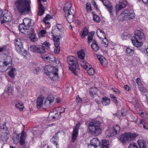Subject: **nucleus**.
I'll list each match as a JSON object with an SVG mask.
<instances>
[{"label":"nucleus","mask_w":148,"mask_h":148,"mask_svg":"<svg viewBox=\"0 0 148 148\" xmlns=\"http://www.w3.org/2000/svg\"><path fill=\"white\" fill-rule=\"evenodd\" d=\"M136 83L137 84V85H138V87H140V86H142L143 84L141 82V80L140 78H137L136 79Z\"/></svg>","instance_id":"obj_57"},{"label":"nucleus","mask_w":148,"mask_h":148,"mask_svg":"<svg viewBox=\"0 0 148 148\" xmlns=\"http://www.w3.org/2000/svg\"><path fill=\"white\" fill-rule=\"evenodd\" d=\"M12 20V18L10 16L8 15L7 14H4L2 17L1 23L3 24L5 22H8L11 21Z\"/></svg>","instance_id":"obj_22"},{"label":"nucleus","mask_w":148,"mask_h":148,"mask_svg":"<svg viewBox=\"0 0 148 148\" xmlns=\"http://www.w3.org/2000/svg\"><path fill=\"white\" fill-rule=\"evenodd\" d=\"M49 62L52 61V62H56V58L53 55H51L49 56Z\"/></svg>","instance_id":"obj_54"},{"label":"nucleus","mask_w":148,"mask_h":148,"mask_svg":"<svg viewBox=\"0 0 148 148\" xmlns=\"http://www.w3.org/2000/svg\"><path fill=\"white\" fill-rule=\"evenodd\" d=\"M87 71V73L90 75H93L95 73V71L91 66V67L89 66L85 69Z\"/></svg>","instance_id":"obj_33"},{"label":"nucleus","mask_w":148,"mask_h":148,"mask_svg":"<svg viewBox=\"0 0 148 148\" xmlns=\"http://www.w3.org/2000/svg\"><path fill=\"white\" fill-rule=\"evenodd\" d=\"M79 58L81 59H84L85 56V53L83 50H80L77 52Z\"/></svg>","instance_id":"obj_38"},{"label":"nucleus","mask_w":148,"mask_h":148,"mask_svg":"<svg viewBox=\"0 0 148 148\" xmlns=\"http://www.w3.org/2000/svg\"><path fill=\"white\" fill-rule=\"evenodd\" d=\"M57 28L58 29L59 31L61 33H63V30L62 26L60 24L57 25Z\"/></svg>","instance_id":"obj_58"},{"label":"nucleus","mask_w":148,"mask_h":148,"mask_svg":"<svg viewBox=\"0 0 148 148\" xmlns=\"http://www.w3.org/2000/svg\"><path fill=\"white\" fill-rule=\"evenodd\" d=\"M116 10V14L117 15V13L120 10V1L119 0L118 3H116L115 7Z\"/></svg>","instance_id":"obj_45"},{"label":"nucleus","mask_w":148,"mask_h":148,"mask_svg":"<svg viewBox=\"0 0 148 148\" xmlns=\"http://www.w3.org/2000/svg\"><path fill=\"white\" fill-rule=\"evenodd\" d=\"M18 53L22 55L24 57H26L27 54V51L26 50H24V49L22 51H21V52Z\"/></svg>","instance_id":"obj_61"},{"label":"nucleus","mask_w":148,"mask_h":148,"mask_svg":"<svg viewBox=\"0 0 148 148\" xmlns=\"http://www.w3.org/2000/svg\"><path fill=\"white\" fill-rule=\"evenodd\" d=\"M55 109L58 113L59 114V115L60 116L61 114L65 112V108L62 107H59L56 108Z\"/></svg>","instance_id":"obj_39"},{"label":"nucleus","mask_w":148,"mask_h":148,"mask_svg":"<svg viewBox=\"0 0 148 148\" xmlns=\"http://www.w3.org/2000/svg\"><path fill=\"white\" fill-rule=\"evenodd\" d=\"M31 21L29 19L25 18L23 20V23L20 24L19 26L20 31L23 33L25 30H27L31 25Z\"/></svg>","instance_id":"obj_8"},{"label":"nucleus","mask_w":148,"mask_h":148,"mask_svg":"<svg viewBox=\"0 0 148 148\" xmlns=\"http://www.w3.org/2000/svg\"><path fill=\"white\" fill-rule=\"evenodd\" d=\"M100 122L98 120L91 121L88 124L89 131L92 135L97 136L101 133Z\"/></svg>","instance_id":"obj_3"},{"label":"nucleus","mask_w":148,"mask_h":148,"mask_svg":"<svg viewBox=\"0 0 148 148\" xmlns=\"http://www.w3.org/2000/svg\"><path fill=\"white\" fill-rule=\"evenodd\" d=\"M97 36L100 38L103 39L106 37L105 34L103 31L101 29H98L97 31Z\"/></svg>","instance_id":"obj_24"},{"label":"nucleus","mask_w":148,"mask_h":148,"mask_svg":"<svg viewBox=\"0 0 148 148\" xmlns=\"http://www.w3.org/2000/svg\"><path fill=\"white\" fill-rule=\"evenodd\" d=\"M43 99L40 97L38 98L37 100V107L38 109H40L43 105Z\"/></svg>","instance_id":"obj_27"},{"label":"nucleus","mask_w":148,"mask_h":148,"mask_svg":"<svg viewBox=\"0 0 148 148\" xmlns=\"http://www.w3.org/2000/svg\"><path fill=\"white\" fill-rule=\"evenodd\" d=\"M81 65L85 69L86 67L88 66L90 67H91V65L88 63L86 61L84 60H82L80 62Z\"/></svg>","instance_id":"obj_37"},{"label":"nucleus","mask_w":148,"mask_h":148,"mask_svg":"<svg viewBox=\"0 0 148 148\" xmlns=\"http://www.w3.org/2000/svg\"><path fill=\"white\" fill-rule=\"evenodd\" d=\"M15 106L21 111L23 110L24 108L23 103L21 101H17L15 104Z\"/></svg>","instance_id":"obj_35"},{"label":"nucleus","mask_w":148,"mask_h":148,"mask_svg":"<svg viewBox=\"0 0 148 148\" xmlns=\"http://www.w3.org/2000/svg\"><path fill=\"white\" fill-rule=\"evenodd\" d=\"M138 136V134L136 133L125 132L121 135V140L123 144H125L127 142L134 140Z\"/></svg>","instance_id":"obj_6"},{"label":"nucleus","mask_w":148,"mask_h":148,"mask_svg":"<svg viewBox=\"0 0 148 148\" xmlns=\"http://www.w3.org/2000/svg\"><path fill=\"white\" fill-rule=\"evenodd\" d=\"M14 5L18 12L21 15L29 14L30 10V7L27 0H16Z\"/></svg>","instance_id":"obj_1"},{"label":"nucleus","mask_w":148,"mask_h":148,"mask_svg":"<svg viewBox=\"0 0 148 148\" xmlns=\"http://www.w3.org/2000/svg\"><path fill=\"white\" fill-rule=\"evenodd\" d=\"M93 20L97 23H99L100 21V18L96 14H94L93 16Z\"/></svg>","instance_id":"obj_49"},{"label":"nucleus","mask_w":148,"mask_h":148,"mask_svg":"<svg viewBox=\"0 0 148 148\" xmlns=\"http://www.w3.org/2000/svg\"><path fill=\"white\" fill-rule=\"evenodd\" d=\"M59 115L55 109L50 112L47 118V120L49 121L57 120L59 118Z\"/></svg>","instance_id":"obj_13"},{"label":"nucleus","mask_w":148,"mask_h":148,"mask_svg":"<svg viewBox=\"0 0 148 148\" xmlns=\"http://www.w3.org/2000/svg\"><path fill=\"white\" fill-rule=\"evenodd\" d=\"M86 9L88 12H90L91 10V5L90 4H88V3L86 4Z\"/></svg>","instance_id":"obj_60"},{"label":"nucleus","mask_w":148,"mask_h":148,"mask_svg":"<svg viewBox=\"0 0 148 148\" xmlns=\"http://www.w3.org/2000/svg\"><path fill=\"white\" fill-rule=\"evenodd\" d=\"M39 5V7L38 12V15L40 16H42L45 12V9L42 4L40 3Z\"/></svg>","instance_id":"obj_25"},{"label":"nucleus","mask_w":148,"mask_h":148,"mask_svg":"<svg viewBox=\"0 0 148 148\" xmlns=\"http://www.w3.org/2000/svg\"><path fill=\"white\" fill-rule=\"evenodd\" d=\"M80 123L78 122L76 124L73 130V133L72 135L71 143H74L77 139L78 134V131L80 126Z\"/></svg>","instance_id":"obj_12"},{"label":"nucleus","mask_w":148,"mask_h":148,"mask_svg":"<svg viewBox=\"0 0 148 148\" xmlns=\"http://www.w3.org/2000/svg\"><path fill=\"white\" fill-rule=\"evenodd\" d=\"M140 114L143 118L146 119L148 120V114L146 112H141Z\"/></svg>","instance_id":"obj_50"},{"label":"nucleus","mask_w":148,"mask_h":148,"mask_svg":"<svg viewBox=\"0 0 148 148\" xmlns=\"http://www.w3.org/2000/svg\"><path fill=\"white\" fill-rule=\"evenodd\" d=\"M138 143L140 148H147L146 142L142 140H139L138 141Z\"/></svg>","instance_id":"obj_28"},{"label":"nucleus","mask_w":148,"mask_h":148,"mask_svg":"<svg viewBox=\"0 0 148 148\" xmlns=\"http://www.w3.org/2000/svg\"><path fill=\"white\" fill-rule=\"evenodd\" d=\"M139 90L141 92H147V90L144 87L142 86H140L138 87Z\"/></svg>","instance_id":"obj_53"},{"label":"nucleus","mask_w":148,"mask_h":148,"mask_svg":"<svg viewBox=\"0 0 148 148\" xmlns=\"http://www.w3.org/2000/svg\"><path fill=\"white\" fill-rule=\"evenodd\" d=\"M47 34V32L45 29L41 30L38 33V36L40 38H42L45 36V34Z\"/></svg>","instance_id":"obj_36"},{"label":"nucleus","mask_w":148,"mask_h":148,"mask_svg":"<svg viewBox=\"0 0 148 148\" xmlns=\"http://www.w3.org/2000/svg\"><path fill=\"white\" fill-rule=\"evenodd\" d=\"M103 40L101 42V44L102 46L105 47H107L108 45V42L106 37H104V39L103 38Z\"/></svg>","instance_id":"obj_40"},{"label":"nucleus","mask_w":148,"mask_h":148,"mask_svg":"<svg viewBox=\"0 0 148 148\" xmlns=\"http://www.w3.org/2000/svg\"><path fill=\"white\" fill-rule=\"evenodd\" d=\"M7 47L6 45H4L1 47L0 46V52H5L7 51Z\"/></svg>","instance_id":"obj_55"},{"label":"nucleus","mask_w":148,"mask_h":148,"mask_svg":"<svg viewBox=\"0 0 148 148\" xmlns=\"http://www.w3.org/2000/svg\"><path fill=\"white\" fill-rule=\"evenodd\" d=\"M120 130V127L117 125L113 128H109L106 132V137H110L118 134Z\"/></svg>","instance_id":"obj_9"},{"label":"nucleus","mask_w":148,"mask_h":148,"mask_svg":"<svg viewBox=\"0 0 148 148\" xmlns=\"http://www.w3.org/2000/svg\"><path fill=\"white\" fill-rule=\"evenodd\" d=\"M128 3L127 0H122L121 2V9L125 7Z\"/></svg>","instance_id":"obj_42"},{"label":"nucleus","mask_w":148,"mask_h":148,"mask_svg":"<svg viewBox=\"0 0 148 148\" xmlns=\"http://www.w3.org/2000/svg\"><path fill=\"white\" fill-rule=\"evenodd\" d=\"M21 134L19 143L21 146H25L26 145L25 139L27 136L26 133L24 130H23L21 133Z\"/></svg>","instance_id":"obj_15"},{"label":"nucleus","mask_w":148,"mask_h":148,"mask_svg":"<svg viewBox=\"0 0 148 148\" xmlns=\"http://www.w3.org/2000/svg\"><path fill=\"white\" fill-rule=\"evenodd\" d=\"M109 142L104 140H102V144L100 145V148H109Z\"/></svg>","instance_id":"obj_29"},{"label":"nucleus","mask_w":148,"mask_h":148,"mask_svg":"<svg viewBox=\"0 0 148 148\" xmlns=\"http://www.w3.org/2000/svg\"><path fill=\"white\" fill-rule=\"evenodd\" d=\"M111 90L113 91L116 94H118L119 92V90L116 88H112Z\"/></svg>","instance_id":"obj_63"},{"label":"nucleus","mask_w":148,"mask_h":148,"mask_svg":"<svg viewBox=\"0 0 148 148\" xmlns=\"http://www.w3.org/2000/svg\"><path fill=\"white\" fill-rule=\"evenodd\" d=\"M53 38L54 40V45H60V42L59 36L57 35L53 36Z\"/></svg>","instance_id":"obj_31"},{"label":"nucleus","mask_w":148,"mask_h":148,"mask_svg":"<svg viewBox=\"0 0 148 148\" xmlns=\"http://www.w3.org/2000/svg\"><path fill=\"white\" fill-rule=\"evenodd\" d=\"M40 70V68L38 67H34L32 70V72L35 74H37V73Z\"/></svg>","instance_id":"obj_52"},{"label":"nucleus","mask_w":148,"mask_h":148,"mask_svg":"<svg viewBox=\"0 0 148 148\" xmlns=\"http://www.w3.org/2000/svg\"><path fill=\"white\" fill-rule=\"evenodd\" d=\"M72 12H71L70 14H67L66 16L65 15L66 19L68 22L70 23H71L74 20V11L73 10H72Z\"/></svg>","instance_id":"obj_19"},{"label":"nucleus","mask_w":148,"mask_h":148,"mask_svg":"<svg viewBox=\"0 0 148 148\" xmlns=\"http://www.w3.org/2000/svg\"><path fill=\"white\" fill-rule=\"evenodd\" d=\"M15 71V69L13 68H12L10 71L9 72L8 75L9 76L12 78H13L14 77L15 74L14 71Z\"/></svg>","instance_id":"obj_41"},{"label":"nucleus","mask_w":148,"mask_h":148,"mask_svg":"<svg viewBox=\"0 0 148 148\" xmlns=\"http://www.w3.org/2000/svg\"><path fill=\"white\" fill-rule=\"evenodd\" d=\"M88 34V32L86 27H85L83 30L81 34V37L82 38H84Z\"/></svg>","instance_id":"obj_34"},{"label":"nucleus","mask_w":148,"mask_h":148,"mask_svg":"<svg viewBox=\"0 0 148 148\" xmlns=\"http://www.w3.org/2000/svg\"><path fill=\"white\" fill-rule=\"evenodd\" d=\"M97 57L99 61L102 64H103L106 61L105 58L103 56L99 55L97 56Z\"/></svg>","instance_id":"obj_43"},{"label":"nucleus","mask_w":148,"mask_h":148,"mask_svg":"<svg viewBox=\"0 0 148 148\" xmlns=\"http://www.w3.org/2000/svg\"><path fill=\"white\" fill-rule=\"evenodd\" d=\"M121 17L123 19L129 20L134 18L135 17V13L132 9L125 10L121 13Z\"/></svg>","instance_id":"obj_7"},{"label":"nucleus","mask_w":148,"mask_h":148,"mask_svg":"<svg viewBox=\"0 0 148 148\" xmlns=\"http://www.w3.org/2000/svg\"><path fill=\"white\" fill-rule=\"evenodd\" d=\"M12 62V59L10 56H7L3 62V66H7L9 64H11ZM2 66L0 65V68Z\"/></svg>","instance_id":"obj_20"},{"label":"nucleus","mask_w":148,"mask_h":148,"mask_svg":"<svg viewBox=\"0 0 148 148\" xmlns=\"http://www.w3.org/2000/svg\"><path fill=\"white\" fill-rule=\"evenodd\" d=\"M72 7V4L70 2H67L65 4L63 10L66 16L67 14H70L71 12H73L71 10Z\"/></svg>","instance_id":"obj_17"},{"label":"nucleus","mask_w":148,"mask_h":148,"mask_svg":"<svg viewBox=\"0 0 148 148\" xmlns=\"http://www.w3.org/2000/svg\"><path fill=\"white\" fill-rule=\"evenodd\" d=\"M30 50L32 52L40 54L45 52L46 51L44 46L33 45L30 47Z\"/></svg>","instance_id":"obj_10"},{"label":"nucleus","mask_w":148,"mask_h":148,"mask_svg":"<svg viewBox=\"0 0 148 148\" xmlns=\"http://www.w3.org/2000/svg\"><path fill=\"white\" fill-rule=\"evenodd\" d=\"M41 57L45 60L49 62V56H48L47 55H42Z\"/></svg>","instance_id":"obj_59"},{"label":"nucleus","mask_w":148,"mask_h":148,"mask_svg":"<svg viewBox=\"0 0 148 148\" xmlns=\"http://www.w3.org/2000/svg\"><path fill=\"white\" fill-rule=\"evenodd\" d=\"M91 47L93 50L95 51H97L99 49V47L98 45L97 42L95 40H92Z\"/></svg>","instance_id":"obj_21"},{"label":"nucleus","mask_w":148,"mask_h":148,"mask_svg":"<svg viewBox=\"0 0 148 148\" xmlns=\"http://www.w3.org/2000/svg\"><path fill=\"white\" fill-rule=\"evenodd\" d=\"M93 35L92 34H89L88 37V44H90L91 42H92Z\"/></svg>","instance_id":"obj_47"},{"label":"nucleus","mask_w":148,"mask_h":148,"mask_svg":"<svg viewBox=\"0 0 148 148\" xmlns=\"http://www.w3.org/2000/svg\"><path fill=\"white\" fill-rule=\"evenodd\" d=\"M128 148H138L136 143H130Z\"/></svg>","instance_id":"obj_48"},{"label":"nucleus","mask_w":148,"mask_h":148,"mask_svg":"<svg viewBox=\"0 0 148 148\" xmlns=\"http://www.w3.org/2000/svg\"><path fill=\"white\" fill-rule=\"evenodd\" d=\"M67 61L70 65L69 69L75 75H77L79 69L77 58L74 56H69L67 58Z\"/></svg>","instance_id":"obj_4"},{"label":"nucleus","mask_w":148,"mask_h":148,"mask_svg":"<svg viewBox=\"0 0 148 148\" xmlns=\"http://www.w3.org/2000/svg\"><path fill=\"white\" fill-rule=\"evenodd\" d=\"M134 36L132 37L131 40L133 45L135 47H141L143 44V42L139 41V40H143L145 38V36L142 30H136L134 33Z\"/></svg>","instance_id":"obj_2"},{"label":"nucleus","mask_w":148,"mask_h":148,"mask_svg":"<svg viewBox=\"0 0 148 148\" xmlns=\"http://www.w3.org/2000/svg\"><path fill=\"white\" fill-rule=\"evenodd\" d=\"M29 36L31 41L35 42L37 41L38 38L36 37V34L35 33L34 29L32 28H30Z\"/></svg>","instance_id":"obj_16"},{"label":"nucleus","mask_w":148,"mask_h":148,"mask_svg":"<svg viewBox=\"0 0 148 148\" xmlns=\"http://www.w3.org/2000/svg\"><path fill=\"white\" fill-rule=\"evenodd\" d=\"M103 3L104 5L106 7V8L109 12L110 14L111 15H112L113 7L109 1L108 0H104Z\"/></svg>","instance_id":"obj_18"},{"label":"nucleus","mask_w":148,"mask_h":148,"mask_svg":"<svg viewBox=\"0 0 148 148\" xmlns=\"http://www.w3.org/2000/svg\"><path fill=\"white\" fill-rule=\"evenodd\" d=\"M90 143L97 147L99 145L100 143V141L98 140L97 138H93L92 140L90 141Z\"/></svg>","instance_id":"obj_32"},{"label":"nucleus","mask_w":148,"mask_h":148,"mask_svg":"<svg viewBox=\"0 0 148 148\" xmlns=\"http://www.w3.org/2000/svg\"><path fill=\"white\" fill-rule=\"evenodd\" d=\"M58 68L47 66L45 68V73L52 80H56L58 78Z\"/></svg>","instance_id":"obj_5"},{"label":"nucleus","mask_w":148,"mask_h":148,"mask_svg":"<svg viewBox=\"0 0 148 148\" xmlns=\"http://www.w3.org/2000/svg\"><path fill=\"white\" fill-rule=\"evenodd\" d=\"M110 100L107 97H104L102 98V103L104 106H107L110 104Z\"/></svg>","instance_id":"obj_30"},{"label":"nucleus","mask_w":148,"mask_h":148,"mask_svg":"<svg viewBox=\"0 0 148 148\" xmlns=\"http://www.w3.org/2000/svg\"><path fill=\"white\" fill-rule=\"evenodd\" d=\"M127 55L129 56H132L134 54V48L128 47L127 48L126 50Z\"/></svg>","instance_id":"obj_23"},{"label":"nucleus","mask_w":148,"mask_h":148,"mask_svg":"<svg viewBox=\"0 0 148 148\" xmlns=\"http://www.w3.org/2000/svg\"><path fill=\"white\" fill-rule=\"evenodd\" d=\"M54 100V97L52 95L49 96L45 100L44 105L47 108H49L53 104Z\"/></svg>","instance_id":"obj_14"},{"label":"nucleus","mask_w":148,"mask_h":148,"mask_svg":"<svg viewBox=\"0 0 148 148\" xmlns=\"http://www.w3.org/2000/svg\"><path fill=\"white\" fill-rule=\"evenodd\" d=\"M55 48L54 49V52L56 54H58L60 52V45L57 46L56 45H55Z\"/></svg>","instance_id":"obj_46"},{"label":"nucleus","mask_w":148,"mask_h":148,"mask_svg":"<svg viewBox=\"0 0 148 148\" xmlns=\"http://www.w3.org/2000/svg\"><path fill=\"white\" fill-rule=\"evenodd\" d=\"M0 138L3 141L7 142L9 138V135L7 133H2L0 136Z\"/></svg>","instance_id":"obj_26"},{"label":"nucleus","mask_w":148,"mask_h":148,"mask_svg":"<svg viewBox=\"0 0 148 148\" xmlns=\"http://www.w3.org/2000/svg\"><path fill=\"white\" fill-rule=\"evenodd\" d=\"M22 39V38H21L20 39H16L14 40L16 49L18 53L21 52L23 50V43L24 40Z\"/></svg>","instance_id":"obj_11"},{"label":"nucleus","mask_w":148,"mask_h":148,"mask_svg":"<svg viewBox=\"0 0 148 148\" xmlns=\"http://www.w3.org/2000/svg\"><path fill=\"white\" fill-rule=\"evenodd\" d=\"M110 97L112 99L113 101L115 103H117L116 98L114 95L113 94H110Z\"/></svg>","instance_id":"obj_56"},{"label":"nucleus","mask_w":148,"mask_h":148,"mask_svg":"<svg viewBox=\"0 0 148 148\" xmlns=\"http://www.w3.org/2000/svg\"><path fill=\"white\" fill-rule=\"evenodd\" d=\"M50 44L48 42L45 41L42 44V46H44L45 48V46L46 49L47 50H49L50 49Z\"/></svg>","instance_id":"obj_51"},{"label":"nucleus","mask_w":148,"mask_h":148,"mask_svg":"<svg viewBox=\"0 0 148 148\" xmlns=\"http://www.w3.org/2000/svg\"><path fill=\"white\" fill-rule=\"evenodd\" d=\"M97 146L94 145L92 144L91 143L88 145V148H96Z\"/></svg>","instance_id":"obj_64"},{"label":"nucleus","mask_w":148,"mask_h":148,"mask_svg":"<svg viewBox=\"0 0 148 148\" xmlns=\"http://www.w3.org/2000/svg\"><path fill=\"white\" fill-rule=\"evenodd\" d=\"M52 18V17H51V16L49 14H48L44 18L43 20V22L46 24H49V23L46 22V21L49 20V18Z\"/></svg>","instance_id":"obj_44"},{"label":"nucleus","mask_w":148,"mask_h":148,"mask_svg":"<svg viewBox=\"0 0 148 148\" xmlns=\"http://www.w3.org/2000/svg\"><path fill=\"white\" fill-rule=\"evenodd\" d=\"M76 100L77 103H81L82 101V99L79 97L78 96H77L76 97Z\"/></svg>","instance_id":"obj_62"}]
</instances>
